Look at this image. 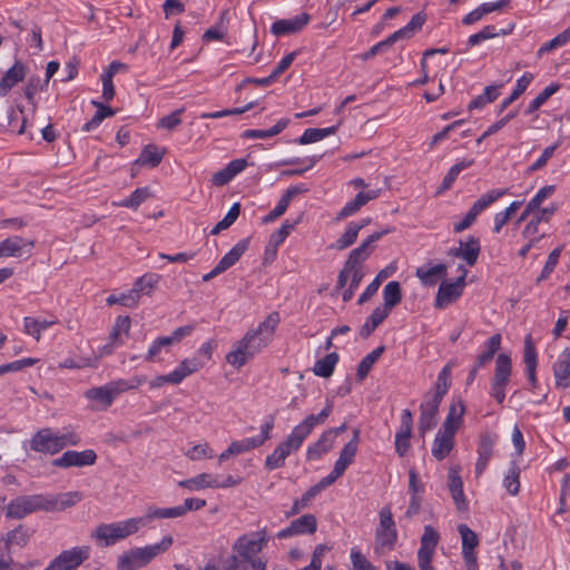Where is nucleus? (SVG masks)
I'll return each mask as SVG.
<instances>
[{
    "label": "nucleus",
    "mask_w": 570,
    "mask_h": 570,
    "mask_svg": "<svg viewBox=\"0 0 570 570\" xmlns=\"http://www.w3.org/2000/svg\"><path fill=\"white\" fill-rule=\"evenodd\" d=\"M30 539L29 529L24 525H18L13 530L9 531L4 537V546L6 549H11L13 547L23 548L27 546Z\"/></svg>",
    "instance_id": "37998d69"
},
{
    "label": "nucleus",
    "mask_w": 570,
    "mask_h": 570,
    "mask_svg": "<svg viewBox=\"0 0 570 570\" xmlns=\"http://www.w3.org/2000/svg\"><path fill=\"white\" fill-rule=\"evenodd\" d=\"M82 498L83 495L79 491L45 495V510H65L80 502Z\"/></svg>",
    "instance_id": "bb28decb"
},
{
    "label": "nucleus",
    "mask_w": 570,
    "mask_h": 570,
    "mask_svg": "<svg viewBox=\"0 0 570 570\" xmlns=\"http://www.w3.org/2000/svg\"><path fill=\"white\" fill-rule=\"evenodd\" d=\"M309 20V14L305 12L299 13L293 18L281 19L271 26V32L276 37L297 33L308 24Z\"/></svg>",
    "instance_id": "a211bd4d"
},
{
    "label": "nucleus",
    "mask_w": 570,
    "mask_h": 570,
    "mask_svg": "<svg viewBox=\"0 0 570 570\" xmlns=\"http://www.w3.org/2000/svg\"><path fill=\"white\" fill-rule=\"evenodd\" d=\"M501 345V336L499 334L492 335L487 342L485 347L487 351L481 353L478 357V366H484L488 362L492 360L494 354L498 352Z\"/></svg>",
    "instance_id": "338daca9"
},
{
    "label": "nucleus",
    "mask_w": 570,
    "mask_h": 570,
    "mask_svg": "<svg viewBox=\"0 0 570 570\" xmlns=\"http://www.w3.org/2000/svg\"><path fill=\"white\" fill-rule=\"evenodd\" d=\"M328 487L330 484L324 480V478L321 479L315 485L311 487L301 499L294 501L292 509L287 512V517L295 515L303 509L307 508L311 500Z\"/></svg>",
    "instance_id": "2f4dec72"
},
{
    "label": "nucleus",
    "mask_w": 570,
    "mask_h": 570,
    "mask_svg": "<svg viewBox=\"0 0 570 570\" xmlns=\"http://www.w3.org/2000/svg\"><path fill=\"white\" fill-rule=\"evenodd\" d=\"M508 193V189L505 188H499V189H491L487 191L485 194L481 195L470 207L468 213L464 215V217L455 222L453 225V230L455 233H461L469 227H471L474 222L476 220L478 216L484 212L487 208H489L494 202L500 199L502 196H504Z\"/></svg>",
    "instance_id": "1a4fd4ad"
},
{
    "label": "nucleus",
    "mask_w": 570,
    "mask_h": 570,
    "mask_svg": "<svg viewBox=\"0 0 570 570\" xmlns=\"http://www.w3.org/2000/svg\"><path fill=\"white\" fill-rule=\"evenodd\" d=\"M336 440L327 431H324L320 438L307 446L306 459L308 461L320 460L324 454L330 452Z\"/></svg>",
    "instance_id": "c756f323"
},
{
    "label": "nucleus",
    "mask_w": 570,
    "mask_h": 570,
    "mask_svg": "<svg viewBox=\"0 0 570 570\" xmlns=\"http://www.w3.org/2000/svg\"><path fill=\"white\" fill-rule=\"evenodd\" d=\"M174 543L171 535H165L159 542L137 547L125 551L118 558L117 570H138L149 564L155 558L167 552Z\"/></svg>",
    "instance_id": "7ed1b4c3"
},
{
    "label": "nucleus",
    "mask_w": 570,
    "mask_h": 570,
    "mask_svg": "<svg viewBox=\"0 0 570 570\" xmlns=\"http://www.w3.org/2000/svg\"><path fill=\"white\" fill-rule=\"evenodd\" d=\"M402 299L401 285L399 282H389L383 288L384 306L390 311Z\"/></svg>",
    "instance_id": "4d7b16f0"
},
{
    "label": "nucleus",
    "mask_w": 570,
    "mask_h": 570,
    "mask_svg": "<svg viewBox=\"0 0 570 570\" xmlns=\"http://www.w3.org/2000/svg\"><path fill=\"white\" fill-rule=\"evenodd\" d=\"M384 351L383 346H380L368 353L358 364L356 376L360 381L364 380L372 366L377 362Z\"/></svg>",
    "instance_id": "680f3d73"
},
{
    "label": "nucleus",
    "mask_w": 570,
    "mask_h": 570,
    "mask_svg": "<svg viewBox=\"0 0 570 570\" xmlns=\"http://www.w3.org/2000/svg\"><path fill=\"white\" fill-rule=\"evenodd\" d=\"M442 401L426 396L420 406L419 431L425 434L436 425L439 407Z\"/></svg>",
    "instance_id": "5701e85b"
},
{
    "label": "nucleus",
    "mask_w": 570,
    "mask_h": 570,
    "mask_svg": "<svg viewBox=\"0 0 570 570\" xmlns=\"http://www.w3.org/2000/svg\"><path fill=\"white\" fill-rule=\"evenodd\" d=\"M89 546H76L61 551L43 570H76L90 556Z\"/></svg>",
    "instance_id": "9b49d317"
},
{
    "label": "nucleus",
    "mask_w": 570,
    "mask_h": 570,
    "mask_svg": "<svg viewBox=\"0 0 570 570\" xmlns=\"http://www.w3.org/2000/svg\"><path fill=\"white\" fill-rule=\"evenodd\" d=\"M205 365V362L199 360L198 357H188L184 358L179 365L169 373V376L171 379V384L177 385L180 384L187 376L191 375L193 373L198 372L200 368H203Z\"/></svg>",
    "instance_id": "cd10ccee"
},
{
    "label": "nucleus",
    "mask_w": 570,
    "mask_h": 570,
    "mask_svg": "<svg viewBox=\"0 0 570 570\" xmlns=\"http://www.w3.org/2000/svg\"><path fill=\"white\" fill-rule=\"evenodd\" d=\"M27 72L28 67L26 63L20 60H16L0 79V97L8 96L19 82L24 80Z\"/></svg>",
    "instance_id": "412c9836"
},
{
    "label": "nucleus",
    "mask_w": 570,
    "mask_h": 570,
    "mask_svg": "<svg viewBox=\"0 0 570 570\" xmlns=\"http://www.w3.org/2000/svg\"><path fill=\"white\" fill-rule=\"evenodd\" d=\"M560 89L559 83H551L546 87L527 107L525 114L530 115L538 110L552 95Z\"/></svg>",
    "instance_id": "0e129e2a"
},
{
    "label": "nucleus",
    "mask_w": 570,
    "mask_h": 570,
    "mask_svg": "<svg viewBox=\"0 0 570 570\" xmlns=\"http://www.w3.org/2000/svg\"><path fill=\"white\" fill-rule=\"evenodd\" d=\"M124 380L112 381L102 386L91 387L85 392V397L92 402V407L97 410L108 409L115 399L125 391L132 389Z\"/></svg>",
    "instance_id": "6e6552de"
},
{
    "label": "nucleus",
    "mask_w": 570,
    "mask_h": 570,
    "mask_svg": "<svg viewBox=\"0 0 570 570\" xmlns=\"http://www.w3.org/2000/svg\"><path fill=\"white\" fill-rule=\"evenodd\" d=\"M451 372L452 364L448 363L439 373L436 382H435V391L433 394L429 395L430 397L442 401L444 395L448 393L451 386Z\"/></svg>",
    "instance_id": "a18cd8bd"
},
{
    "label": "nucleus",
    "mask_w": 570,
    "mask_h": 570,
    "mask_svg": "<svg viewBox=\"0 0 570 570\" xmlns=\"http://www.w3.org/2000/svg\"><path fill=\"white\" fill-rule=\"evenodd\" d=\"M340 125L341 121L335 126L326 128H307L298 139V142L301 145L317 142L331 135H334L337 131Z\"/></svg>",
    "instance_id": "c03bdc74"
},
{
    "label": "nucleus",
    "mask_w": 570,
    "mask_h": 570,
    "mask_svg": "<svg viewBox=\"0 0 570 570\" xmlns=\"http://www.w3.org/2000/svg\"><path fill=\"white\" fill-rule=\"evenodd\" d=\"M248 239H242L228 253L224 255V257L216 265L222 273L227 271L239 261L242 255L248 248Z\"/></svg>",
    "instance_id": "ea45409f"
},
{
    "label": "nucleus",
    "mask_w": 570,
    "mask_h": 570,
    "mask_svg": "<svg viewBox=\"0 0 570 570\" xmlns=\"http://www.w3.org/2000/svg\"><path fill=\"white\" fill-rule=\"evenodd\" d=\"M256 442L253 441L252 438H246V439H243V440H236V441H233L226 450H224L219 455H218V461L219 463L228 460L229 458L232 456H236V455H239V454H243V453H246V452H249L254 449H257Z\"/></svg>",
    "instance_id": "f704fd0d"
},
{
    "label": "nucleus",
    "mask_w": 570,
    "mask_h": 570,
    "mask_svg": "<svg viewBox=\"0 0 570 570\" xmlns=\"http://www.w3.org/2000/svg\"><path fill=\"white\" fill-rule=\"evenodd\" d=\"M248 239H242L228 253L224 255V257L216 265L222 273L227 271L239 261L242 255L248 248Z\"/></svg>",
    "instance_id": "58836bf2"
},
{
    "label": "nucleus",
    "mask_w": 570,
    "mask_h": 570,
    "mask_svg": "<svg viewBox=\"0 0 570 570\" xmlns=\"http://www.w3.org/2000/svg\"><path fill=\"white\" fill-rule=\"evenodd\" d=\"M391 232L390 228H385V229H382L381 232H375L373 233L372 235H370L358 247L354 248L351 254H352V259H356L358 258L360 261L364 262L370 253H371V249H370V246L379 240L382 236L389 234Z\"/></svg>",
    "instance_id": "8fccbe9b"
},
{
    "label": "nucleus",
    "mask_w": 570,
    "mask_h": 570,
    "mask_svg": "<svg viewBox=\"0 0 570 570\" xmlns=\"http://www.w3.org/2000/svg\"><path fill=\"white\" fill-rule=\"evenodd\" d=\"M556 386L570 387V348L563 350L552 365Z\"/></svg>",
    "instance_id": "a878e982"
},
{
    "label": "nucleus",
    "mask_w": 570,
    "mask_h": 570,
    "mask_svg": "<svg viewBox=\"0 0 570 570\" xmlns=\"http://www.w3.org/2000/svg\"><path fill=\"white\" fill-rule=\"evenodd\" d=\"M97 455L94 450L67 451L55 459L52 464L58 468L86 466L95 464Z\"/></svg>",
    "instance_id": "6ab92c4d"
},
{
    "label": "nucleus",
    "mask_w": 570,
    "mask_h": 570,
    "mask_svg": "<svg viewBox=\"0 0 570 570\" xmlns=\"http://www.w3.org/2000/svg\"><path fill=\"white\" fill-rule=\"evenodd\" d=\"M415 275L424 286H434L440 278L446 276V265L436 264L431 266H421L416 269Z\"/></svg>",
    "instance_id": "7c9ffc66"
},
{
    "label": "nucleus",
    "mask_w": 570,
    "mask_h": 570,
    "mask_svg": "<svg viewBox=\"0 0 570 570\" xmlns=\"http://www.w3.org/2000/svg\"><path fill=\"white\" fill-rule=\"evenodd\" d=\"M160 275L155 273H147L139 277L134 284V291L138 296L148 295L155 288V286L159 283Z\"/></svg>",
    "instance_id": "6e6d98bb"
},
{
    "label": "nucleus",
    "mask_w": 570,
    "mask_h": 570,
    "mask_svg": "<svg viewBox=\"0 0 570 570\" xmlns=\"http://www.w3.org/2000/svg\"><path fill=\"white\" fill-rule=\"evenodd\" d=\"M397 541V529L389 507H383L379 512V524L375 530L374 550L379 554L392 551Z\"/></svg>",
    "instance_id": "423d86ee"
},
{
    "label": "nucleus",
    "mask_w": 570,
    "mask_h": 570,
    "mask_svg": "<svg viewBox=\"0 0 570 570\" xmlns=\"http://www.w3.org/2000/svg\"><path fill=\"white\" fill-rule=\"evenodd\" d=\"M35 247L32 239L21 236H10L0 242V258H21L30 256Z\"/></svg>",
    "instance_id": "2eb2a0df"
},
{
    "label": "nucleus",
    "mask_w": 570,
    "mask_h": 570,
    "mask_svg": "<svg viewBox=\"0 0 570 570\" xmlns=\"http://www.w3.org/2000/svg\"><path fill=\"white\" fill-rule=\"evenodd\" d=\"M454 436L453 433H448L442 429L439 430L431 449L432 455L438 461L445 459L451 453L454 448Z\"/></svg>",
    "instance_id": "c85d7f7f"
},
{
    "label": "nucleus",
    "mask_w": 570,
    "mask_h": 570,
    "mask_svg": "<svg viewBox=\"0 0 570 570\" xmlns=\"http://www.w3.org/2000/svg\"><path fill=\"white\" fill-rule=\"evenodd\" d=\"M279 324V315L271 313L255 330H249L226 355V362L235 368H240L257 353L265 348L274 337Z\"/></svg>",
    "instance_id": "f257e3e1"
},
{
    "label": "nucleus",
    "mask_w": 570,
    "mask_h": 570,
    "mask_svg": "<svg viewBox=\"0 0 570 570\" xmlns=\"http://www.w3.org/2000/svg\"><path fill=\"white\" fill-rule=\"evenodd\" d=\"M557 210V206L554 204H551L548 207L537 209L534 213H532L529 217L530 219L525 224L522 236L524 238H531V239H542L543 234L539 233V225L542 222H549L550 218L553 216V214Z\"/></svg>",
    "instance_id": "aec40b11"
},
{
    "label": "nucleus",
    "mask_w": 570,
    "mask_h": 570,
    "mask_svg": "<svg viewBox=\"0 0 570 570\" xmlns=\"http://www.w3.org/2000/svg\"><path fill=\"white\" fill-rule=\"evenodd\" d=\"M240 479L230 474L219 475L210 472H203L189 479L178 482L180 488L189 491H203L207 489H227L239 484Z\"/></svg>",
    "instance_id": "0eeeda50"
},
{
    "label": "nucleus",
    "mask_w": 570,
    "mask_h": 570,
    "mask_svg": "<svg viewBox=\"0 0 570 570\" xmlns=\"http://www.w3.org/2000/svg\"><path fill=\"white\" fill-rule=\"evenodd\" d=\"M299 191L301 188H298L297 186L286 189L285 193L282 195L281 199L278 200V203L276 204V206L274 207V209L263 218V223H271L278 218L279 216H282L286 212L293 197Z\"/></svg>",
    "instance_id": "a19ab883"
},
{
    "label": "nucleus",
    "mask_w": 570,
    "mask_h": 570,
    "mask_svg": "<svg viewBox=\"0 0 570 570\" xmlns=\"http://www.w3.org/2000/svg\"><path fill=\"white\" fill-rule=\"evenodd\" d=\"M228 29V10H224L220 13L219 21L203 36L204 40H224Z\"/></svg>",
    "instance_id": "5fc2aeb1"
},
{
    "label": "nucleus",
    "mask_w": 570,
    "mask_h": 570,
    "mask_svg": "<svg viewBox=\"0 0 570 570\" xmlns=\"http://www.w3.org/2000/svg\"><path fill=\"white\" fill-rule=\"evenodd\" d=\"M47 87V81H42V79L39 76H31L26 81L22 88V92L28 102L31 105L33 114L38 109V101L36 99V95L39 91L46 90Z\"/></svg>",
    "instance_id": "72a5a7b5"
},
{
    "label": "nucleus",
    "mask_w": 570,
    "mask_h": 570,
    "mask_svg": "<svg viewBox=\"0 0 570 570\" xmlns=\"http://www.w3.org/2000/svg\"><path fill=\"white\" fill-rule=\"evenodd\" d=\"M357 452V448L355 445V441L347 442L344 448L341 450L338 459L334 463V468L331 473L324 476V480L332 485L338 478H341L348 465L354 462L355 455Z\"/></svg>",
    "instance_id": "dca6fc26"
},
{
    "label": "nucleus",
    "mask_w": 570,
    "mask_h": 570,
    "mask_svg": "<svg viewBox=\"0 0 570 570\" xmlns=\"http://www.w3.org/2000/svg\"><path fill=\"white\" fill-rule=\"evenodd\" d=\"M501 85L487 86L481 95L475 97L470 104L469 109H481L485 105L493 102L500 95Z\"/></svg>",
    "instance_id": "864d4df0"
},
{
    "label": "nucleus",
    "mask_w": 570,
    "mask_h": 570,
    "mask_svg": "<svg viewBox=\"0 0 570 570\" xmlns=\"http://www.w3.org/2000/svg\"><path fill=\"white\" fill-rule=\"evenodd\" d=\"M185 456H187L191 461L212 459L214 458V450L207 442H203L187 450L185 452Z\"/></svg>",
    "instance_id": "774afa93"
},
{
    "label": "nucleus",
    "mask_w": 570,
    "mask_h": 570,
    "mask_svg": "<svg viewBox=\"0 0 570 570\" xmlns=\"http://www.w3.org/2000/svg\"><path fill=\"white\" fill-rule=\"evenodd\" d=\"M381 195V189H370L360 191L354 199L347 202L337 213L336 219L341 220L357 213L368 202L376 199Z\"/></svg>",
    "instance_id": "b1692460"
},
{
    "label": "nucleus",
    "mask_w": 570,
    "mask_h": 570,
    "mask_svg": "<svg viewBox=\"0 0 570 570\" xmlns=\"http://www.w3.org/2000/svg\"><path fill=\"white\" fill-rule=\"evenodd\" d=\"M473 165V160L472 159H464V160H461L459 163H456L455 165H453L449 171L446 173V175L444 176L443 178V181L440 186V190L439 193H442L444 190H448L452 184L454 183V180L458 178L459 174L469 168L470 166Z\"/></svg>",
    "instance_id": "052dcab7"
},
{
    "label": "nucleus",
    "mask_w": 570,
    "mask_h": 570,
    "mask_svg": "<svg viewBox=\"0 0 570 570\" xmlns=\"http://www.w3.org/2000/svg\"><path fill=\"white\" fill-rule=\"evenodd\" d=\"M412 424L413 420L410 410H403L401 414V425L395 434V450L401 456H403L410 448Z\"/></svg>",
    "instance_id": "393cba45"
},
{
    "label": "nucleus",
    "mask_w": 570,
    "mask_h": 570,
    "mask_svg": "<svg viewBox=\"0 0 570 570\" xmlns=\"http://www.w3.org/2000/svg\"><path fill=\"white\" fill-rule=\"evenodd\" d=\"M449 490L456 508L459 510H465L466 501L463 492V482L459 475V471L454 468L449 471Z\"/></svg>",
    "instance_id": "473e14b6"
},
{
    "label": "nucleus",
    "mask_w": 570,
    "mask_h": 570,
    "mask_svg": "<svg viewBox=\"0 0 570 570\" xmlns=\"http://www.w3.org/2000/svg\"><path fill=\"white\" fill-rule=\"evenodd\" d=\"M533 80V75L530 72L523 73L515 83V88L509 97L503 99L498 106V114L503 112L514 100H517L529 87Z\"/></svg>",
    "instance_id": "4c0bfd02"
},
{
    "label": "nucleus",
    "mask_w": 570,
    "mask_h": 570,
    "mask_svg": "<svg viewBox=\"0 0 570 570\" xmlns=\"http://www.w3.org/2000/svg\"><path fill=\"white\" fill-rule=\"evenodd\" d=\"M53 324H56L55 320H41L27 316L23 318V331L27 335H30L36 341H39L41 333Z\"/></svg>",
    "instance_id": "79ce46f5"
},
{
    "label": "nucleus",
    "mask_w": 570,
    "mask_h": 570,
    "mask_svg": "<svg viewBox=\"0 0 570 570\" xmlns=\"http://www.w3.org/2000/svg\"><path fill=\"white\" fill-rule=\"evenodd\" d=\"M466 406L461 397H452L441 429L455 434L463 425Z\"/></svg>",
    "instance_id": "f3484780"
},
{
    "label": "nucleus",
    "mask_w": 570,
    "mask_h": 570,
    "mask_svg": "<svg viewBox=\"0 0 570 570\" xmlns=\"http://www.w3.org/2000/svg\"><path fill=\"white\" fill-rule=\"evenodd\" d=\"M362 228H364V224H356L355 222L350 223L342 236L336 239L333 247L338 250L350 247L355 243Z\"/></svg>",
    "instance_id": "09e8293b"
},
{
    "label": "nucleus",
    "mask_w": 570,
    "mask_h": 570,
    "mask_svg": "<svg viewBox=\"0 0 570 570\" xmlns=\"http://www.w3.org/2000/svg\"><path fill=\"white\" fill-rule=\"evenodd\" d=\"M511 372L512 364L510 356L505 353H500L495 360V370L491 382L508 385Z\"/></svg>",
    "instance_id": "c9c22d12"
},
{
    "label": "nucleus",
    "mask_w": 570,
    "mask_h": 570,
    "mask_svg": "<svg viewBox=\"0 0 570 570\" xmlns=\"http://www.w3.org/2000/svg\"><path fill=\"white\" fill-rule=\"evenodd\" d=\"M295 535L313 534L317 529V520L313 514H304L291 522Z\"/></svg>",
    "instance_id": "603ef678"
},
{
    "label": "nucleus",
    "mask_w": 570,
    "mask_h": 570,
    "mask_svg": "<svg viewBox=\"0 0 570 570\" xmlns=\"http://www.w3.org/2000/svg\"><path fill=\"white\" fill-rule=\"evenodd\" d=\"M520 469L515 462H512L508 473L503 479V487L511 494L515 495L520 490Z\"/></svg>",
    "instance_id": "69168bd1"
},
{
    "label": "nucleus",
    "mask_w": 570,
    "mask_h": 570,
    "mask_svg": "<svg viewBox=\"0 0 570 570\" xmlns=\"http://www.w3.org/2000/svg\"><path fill=\"white\" fill-rule=\"evenodd\" d=\"M466 269H462V275L453 282H443L435 297V307L444 308L454 303L463 293L465 287Z\"/></svg>",
    "instance_id": "4468645a"
},
{
    "label": "nucleus",
    "mask_w": 570,
    "mask_h": 570,
    "mask_svg": "<svg viewBox=\"0 0 570 570\" xmlns=\"http://www.w3.org/2000/svg\"><path fill=\"white\" fill-rule=\"evenodd\" d=\"M423 23H424V19L421 16H419V14L414 16L405 27L401 28L400 30L393 32L390 36V41L396 42L401 39L411 38L415 31L421 29Z\"/></svg>",
    "instance_id": "13d9d810"
},
{
    "label": "nucleus",
    "mask_w": 570,
    "mask_h": 570,
    "mask_svg": "<svg viewBox=\"0 0 570 570\" xmlns=\"http://www.w3.org/2000/svg\"><path fill=\"white\" fill-rule=\"evenodd\" d=\"M481 246L476 237L469 236L465 240H460L459 246L452 247L449 255L462 258L469 266H473L480 255Z\"/></svg>",
    "instance_id": "4be33fe9"
},
{
    "label": "nucleus",
    "mask_w": 570,
    "mask_h": 570,
    "mask_svg": "<svg viewBox=\"0 0 570 570\" xmlns=\"http://www.w3.org/2000/svg\"><path fill=\"white\" fill-rule=\"evenodd\" d=\"M45 495H22L11 500L6 507V517L22 519L38 510H45Z\"/></svg>",
    "instance_id": "f8f14e48"
},
{
    "label": "nucleus",
    "mask_w": 570,
    "mask_h": 570,
    "mask_svg": "<svg viewBox=\"0 0 570 570\" xmlns=\"http://www.w3.org/2000/svg\"><path fill=\"white\" fill-rule=\"evenodd\" d=\"M80 443V436L75 431L59 433L50 428L37 431L29 440L30 449L38 453L56 454L67 446H75Z\"/></svg>",
    "instance_id": "20e7f679"
},
{
    "label": "nucleus",
    "mask_w": 570,
    "mask_h": 570,
    "mask_svg": "<svg viewBox=\"0 0 570 570\" xmlns=\"http://www.w3.org/2000/svg\"><path fill=\"white\" fill-rule=\"evenodd\" d=\"M269 540L267 530L261 529L254 532L245 533L236 539L233 544V551L243 560L257 556Z\"/></svg>",
    "instance_id": "9d476101"
},
{
    "label": "nucleus",
    "mask_w": 570,
    "mask_h": 570,
    "mask_svg": "<svg viewBox=\"0 0 570 570\" xmlns=\"http://www.w3.org/2000/svg\"><path fill=\"white\" fill-rule=\"evenodd\" d=\"M288 125L285 118L279 119L273 127L268 129H248L243 136L249 139H267L281 134Z\"/></svg>",
    "instance_id": "49530a36"
},
{
    "label": "nucleus",
    "mask_w": 570,
    "mask_h": 570,
    "mask_svg": "<svg viewBox=\"0 0 570 570\" xmlns=\"http://www.w3.org/2000/svg\"><path fill=\"white\" fill-rule=\"evenodd\" d=\"M439 533L431 527L425 525L421 538V546L417 551V563L421 570H434L432 559L439 542Z\"/></svg>",
    "instance_id": "ddd939ff"
},
{
    "label": "nucleus",
    "mask_w": 570,
    "mask_h": 570,
    "mask_svg": "<svg viewBox=\"0 0 570 570\" xmlns=\"http://www.w3.org/2000/svg\"><path fill=\"white\" fill-rule=\"evenodd\" d=\"M333 404L327 402L325 407L318 414L307 415L301 423L295 425L285 440L279 442L273 452L265 459V469L268 471L282 468L286 459L298 451L306 438L313 430L322 425L332 412Z\"/></svg>",
    "instance_id": "f03ea898"
},
{
    "label": "nucleus",
    "mask_w": 570,
    "mask_h": 570,
    "mask_svg": "<svg viewBox=\"0 0 570 570\" xmlns=\"http://www.w3.org/2000/svg\"><path fill=\"white\" fill-rule=\"evenodd\" d=\"M150 196L151 194L148 187L137 188L130 194L129 197L121 199L116 205L120 207L137 209L139 205L142 204Z\"/></svg>",
    "instance_id": "bf43d9fd"
},
{
    "label": "nucleus",
    "mask_w": 570,
    "mask_h": 570,
    "mask_svg": "<svg viewBox=\"0 0 570 570\" xmlns=\"http://www.w3.org/2000/svg\"><path fill=\"white\" fill-rule=\"evenodd\" d=\"M338 361L336 353H330L322 360H318L314 365V373L321 377H328L332 375L334 367Z\"/></svg>",
    "instance_id": "e2e57ef3"
},
{
    "label": "nucleus",
    "mask_w": 570,
    "mask_h": 570,
    "mask_svg": "<svg viewBox=\"0 0 570 570\" xmlns=\"http://www.w3.org/2000/svg\"><path fill=\"white\" fill-rule=\"evenodd\" d=\"M164 157V150L155 145H147L140 153L137 164L144 166L156 167Z\"/></svg>",
    "instance_id": "3c124183"
},
{
    "label": "nucleus",
    "mask_w": 570,
    "mask_h": 570,
    "mask_svg": "<svg viewBox=\"0 0 570 570\" xmlns=\"http://www.w3.org/2000/svg\"><path fill=\"white\" fill-rule=\"evenodd\" d=\"M554 191V187L553 186H544L542 187L531 199L530 202L525 205V208L523 210V213L521 214V216L519 217L517 224H520L524 220H527V218L532 214L534 213L537 209H541L540 206L541 204L547 199L549 198Z\"/></svg>",
    "instance_id": "e433bc0d"
},
{
    "label": "nucleus",
    "mask_w": 570,
    "mask_h": 570,
    "mask_svg": "<svg viewBox=\"0 0 570 570\" xmlns=\"http://www.w3.org/2000/svg\"><path fill=\"white\" fill-rule=\"evenodd\" d=\"M130 325L131 322L128 316L117 317L109 335V340L112 341L114 344H119L120 346L125 344L126 338L129 336Z\"/></svg>",
    "instance_id": "de8ad7c7"
},
{
    "label": "nucleus",
    "mask_w": 570,
    "mask_h": 570,
    "mask_svg": "<svg viewBox=\"0 0 570 570\" xmlns=\"http://www.w3.org/2000/svg\"><path fill=\"white\" fill-rule=\"evenodd\" d=\"M139 520L129 518L111 523L99 524L91 533V538L101 546L109 547L116 542L127 539L138 532Z\"/></svg>",
    "instance_id": "39448f33"
}]
</instances>
